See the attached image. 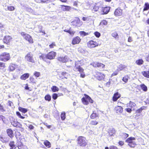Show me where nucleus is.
<instances>
[{
    "label": "nucleus",
    "instance_id": "obj_10",
    "mask_svg": "<svg viewBox=\"0 0 149 149\" xmlns=\"http://www.w3.org/2000/svg\"><path fill=\"white\" fill-rule=\"evenodd\" d=\"M87 45L88 47L91 48H94L99 45V44L96 42L92 40L89 41Z\"/></svg>",
    "mask_w": 149,
    "mask_h": 149
},
{
    "label": "nucleus",
    "instance_id": "obj_47",
    "mask_svg": "<svg viewBox=\"0 0 149 149\" xmlns=\"http://www.w3.org/2000/svg\"><path fill=\"white\" fill-rule=\"evenodd\" d=\"M56 46V45L54 42H52L51 44L49 45V49L53 48L54 47Z\"/></svg>",
    "mask_w": 149,
    "mask_h": 149
},
{
    "label": "nucleus",
    "instance_id": "obj_13",
    "mask_svg": "<svg viewBox=\"0 0 149 149\" xmlns=\"http://www.w3.org/2000/svg\"><path fill=\"white\" fill-rule=\"evenodd\" d=\"M110 10V7L106 6L105 7H102L101 10V14L104 15L107 14L109 12Z\"/></svg>",
    "mask_w": 149,
    "mask_h": 149
},
{
    "label": "nucleus",
    "instance_id": "obj_49",
    "mask_svg": "<svg viewBox=\"0 0 149 149\" xmlns=\"http://www.w3.org/2000/svg\"><path fill=\"white\" fill-rule=\"evenodd\" d=\"M6 111V109L3 105L1 103H0V111L3 112Z\"/></svg>",
    "mask_w": 149,
    "mask_h": 149
},
{
    "label": "nucleus",
    "instance_id": "obj_3",
    "mask_svg": "<svg viewBox=\"0 0 149 149\" xmlns=\"http://www.w3.org/2000/svg\"><path fill=\"white\" fill-rule=\"evenodd\" d=\"M11 56L10 54L7 52H4L0 54V61L6 62L10 60Z\"/></svg>",
    "mask_w": 149,
    "mask_h": 149
},
{
    "label": "nucleus",
    "instance_id": "obj_55",
    "mask_svg": "<svg viewBox=\"0 0 149 149\" xmlns=\"http://www.w3.org/2000/svg\"><path fill=\"white\" fill-rule=\"evenodd\" d=\"M145 107H141L139 109L137 110L136 111V113H141V112L142 110L145 109H144Z\"/></svg>",
    "mask_w": 149,
    "mask_h": 149
},
{
    "label": "nucleus",
    "instance_id": "obj_42",
    "mask_svg": "<svg viewBox=\"0 0 149 149\" xmlns=\"http://www.w3.org/2000/svg\"><path fill=\"white\" fill-rule=\"evenodd\" d=\"M129 77L128 75H126L124 76L122 80L125 83L127 82Z\"/></svg>",
    "mask_w": 149,
    "mask_h": 149
},
{
    "label": "nucleus",
    "instance_id": "obj_51",
    "mask_svg": "<svg viewBox=\"0 0 149 149\" xmlns=\"http://www.w3.org/2000/svg\"><path fill=\"white\" fill-rule=\"evenodd\" d=\"M48 8H55V4L54 3H51L48 6Z\"/></svg>",
    "mask_w": 149,
    "mask_h": 149
},
{
    "label": "nucleus",
    "instance_id": "obj_19",
    "mask_svg": "<svg viewBox=\"0 0 149 149\" xmlns=\"http://www.w3.org/2000/svg\"><path fill=\"white\" fill-rule=\"evenodd\" d=\"M114 15L116 16H120L122 15V10L118 8L116 9L114 12Z\"/></svg>",
    "mask_w": 149,
    "mask_h": 149
},
{
    "label": "nucleus",
    "instance_id": "obj_56",
    "mask_svg": "<svg viewBox=\"0 0 149 149\" xmlns=\"http://www.w3.org/2000/svg\"><path fill=\"white\" fill-rule=\"evenodd\" d=\"M128 145L131 148H134L136 145V143L134 141L132 143H131L129 144Z\"/></svg>",
    "mask_w": 149,
    "mask_h": 149
},
{
    "label": "nucleus",
    "instance_id": "obj_34",
    "mask_svg": "<svg viewBox=\"0 0 149 149\" xmlns=\"http://www.w3.org/2000/svg\"><path fill=\"white\" fill-rule=\"evenodd\" d=\"M40 59H42L44 61H46V59H47V54L45 55L44 54H42L39 56Z\"/></svg>",
    "mask_w": 149,
    "mask_h": 149
},
{
    "label": "nucleus",
    "instance_id": "obj_5",
    "mask_svg": "<svg viewBox=\"0 0 149 149\" xmlns=\"http://www.w3.org/2000/svg\"><path fill=\"white\" fill-rule=\"evenodd\" d=\"M71 25L74 27H78L81 26L82 24V22L78 17H76L71 22Z\"/></svg>",
    "mask_w": 149,
    "mask_h": 149
},
{
    "label": "nucleus",
    "instance_id": "obj_15",
    "mask_svg": "<svg viewBox=\"0 0 149 149\" xmlns=\"http://www.w3.org/2000/svg\"><path fill=\"white\" fill-rule=\"evenodd\" d=\"M17 67V65L15 64L11 63L8 67V70L10 72H13L14 71Z\"/></svg>",
    "mask_w": 149,
    "mask_h": 149
},
{
    "label": "nucleus",
    "instance_id": "obj_38",
    "mask_svg": "<svg viewBox=\"0 0 149 149\" xmlns=\"http://www.w3.org/2000/svg\"><path fill=\"white\" fill-rule=\"evenodd\" d=\"M135 63L137 65H141L143 64V61L141 59H139L136 61Z\"/></svg>",
    "mask_w": 149,
    "mask_h": 149
},
{
    "label": "nucleus",
    "instance_id": "obj_54",
    "mask_svg": "<svg viewBox=\"0 0 149 149\" xmlns=\"http://www.w3.org/2000/svg\"><path fill=\"white\" fill-rule=\"evenodd\" d=\"M16 114L21 119H24L25 118V117L23 116H21L20 113L19 111H17L16 112Z\"/></svg>",
    "mask_w": 149,
    "mask_h": 149
},
{
    "label": "nucleus",
    "instance_id": "obj_28",
    "mask_svg": "<svg viewBox=\"0 0 149 149\" xmlns=\"http://www.w3.org/2000/svg\"><path fill=\"white\" fill-rule=\"evenodd\" d=\"M136 105L135 103L132 101H130L127 104V107H130L131 109L135 107Z\"/></svg>",
    "mask_w": 149,
    "mask_h": 149
},
{
    "label": "nucleus",
    "instance_id": "obj_31",
    "mask_svg": "<svg viewBox=\"0 0 149 149\" xmlns=\"http://www.w3.org/2000/svg\"><path fill=\"white\" fill-rule=\"evenodd\" d=\"M149 10V3L148 2L145 3L144 5V8L143 10V12Z\"/></svg>",
    "mask_w": 149,
    "mask_h": 149
},
{
    "label": "nucleus",
    "instance_id": "obj_16",
    "mask_svg": "<svg viewBox=\"0 0 149 149\" xmlns=\"http://www.w3.org/2000/svg\"><path fill=\"white\" fill-rule=\"evenodd\" d=\"M11 124L14 127L20 128L22 126V124L18 122L16 120L14 119L11 122Z\"/></svg>",
    "mask_w": 149,
    "mask_h": 149
},
{
    "label": "nucleus",
    "instance_id": "obj_43",
    "mask_svg": "<svg viewBox=\"0 0 149 149\" xmlns=\"http://www.w3.org/2000/svg\"><path fill=\"white\" fill-rule=\"evenodd\" d=\"M121 136L123 139H125L129 136V135L125 133H123Z\"/></svg>",
    "mask_w": 149,
    "mask_h": 149
},
{
    "label": "nucleus",
    "instance_id": "obj_7",
    "mask_svg": "<svg viewBox=\"0 0 149 149\" xmlns=\"http://www.w3.org/2000/svg\"><path fill=\"white\" fill-rule=\"evenodd\" d=\"M95 77L99 81H101L104 79L105 75L101 72L97 71L95 72Z\"/></svg>",
    "mask_w": 149,
    "mask_h": 149
},
{
    "label": "nucleus",
    "instance_id": "obj_37",
    "mask_svg": "<svg viewBox=\"0 0 149 149\" xmlns=\"http://www.w3.org/2000/svg\"><path fill=\"white\" fill-rule=\"evenodd\" d=\"M18 110L19 111L24 113L27 112L28 111L27 109L21 107H19L18 108Z\"/></svg>",
    "mask_w": 149,
    "mask_h": 149
},
{
    "label": "nucleus",
    "instance_id": "obj_61",
    "mask_svg": "<svg viewBox=\"0 0 149 149\" xmlns=\"http://www.w3.org/2000/svg\"><path fill=\"white\" fill-rule=\"evenodd\" d=\"M94 34L95 36L97 38L99 37L100 36V33L97 31H96L94 33Z\"/></svg>",
    "mask_w": 149,
    "mask_h": 149
},
{
    "label": "nucleus",
    "instance_id": "obj_12",
    "mask_svg": "<svg viewBox=\"0 0 149 149\" xmlns=\"http://www.w3.org/2000/svg\"><path fill=\"white\" fill-rule=\"evenodd\" d=\"M81 41V39L79 36L74 37L72 41V44L73 45L79 44Z\"/></svg>",
    "mask_w": 149,
    "mask_h": 149
},
{
    "label": "nucleus",
    "instance_id": "obj_58",
    "mask_svg": "<svg viewBox=\"0 0 149 149\" xmlns=\"http://www.w3.org/2000/svg\"><path fill=\"white\" fill-rule=\"evenodd\" d=\"M58 97V96L57 94L56 93H54L52 94V97L54 100H56V99H57Z\"/></svg>",
    "mask_w": 149,
    "mask_h": 149
},
{
    "label": "nucleus",
    "instance_id": "obj_17",
    "mask_svg": "<svg viewBox=\"0 0 149 149\" xmlns=\"http://www.w3.org/2000/svg\"><path fill=\"white\" fill-rule=\"evenodd\" d=\"M24 39L28 41L29 43L32 44L33 42V40L32 37L29 34H26V36L24 37Z\"/></svg>",
    "mask_w": 149,
    "mask_h": 149
},
{
    "label": "nucleus",
    "instance_id": "obj_50",
    "mask_svg": "<svg viewBox=\"0 0 149 149\" xmlns=\"http://www.w3.org/2000/svg\"><path fill=\"white\" fill-rule=\"evenodd\" d=\"M80 35L83 36H85L89 35V33H86L84 31H81L79 32Z\"/></svg>",
    "mask_w": 149,
    "mask_h": 149
},
{
    "label": "nucleus",
    "instance_id": "obj_35",
    "mask_svg": "<svg viewBox=\"0 0 149 149\" xmlns=\"http://www.w3.org/2000/svg\"><path fill=\"white\" fill-rule=\"evenodd\" d=\"M61 6L64 7V8H63V10L64 11H68L71 9V7L69 6L62 5Z\"/></svg>",
    "mask_w": 149,
    "mask_h": 149
},
{
    "label": "nucleus",
    "instance_id": "obj_41",
    "mask_svg": "<svg viewBox=\"0 0 149 149\" xmlns=\"http://www.w3.org/2000/svg\"><path fill=\"white\" fill-rule=\"evenodd\" d=\"M99 6L96 5H95L93 7L92 10L95 12H97L99 10Z\"/></svg>",
    "mask_w": 149,
    "mask_h": 149
},
{
    "label": "nucleus",
    "instance_id": "obj_46",
    "mask_svg": "<svg viewBox=\"0 0 149 149\" xmlns=\"http://www.w3.org/2000/svg\"><path fill=\"white\" fill-rule=\"evenodd\" d=\"M45 99L47 101H49L51 100V97L49 94L47 95L45 97Z\"/></svg>",
    "mask_w": 149,
    "mask_h": 149
},
{
    "label": "nucleus",
    "instance_id": "obj_30",
    "mask_svg": "<svg viewBox=\"0 0 149 149\" xmlns=\"http://www.w3.org/2000/svg\"><path fill=\"white\" fill-rule=\"evenodd\" d=\"M141 73L145 77L149 78V71H144L141 72Z\"/></svg>",
    "mask_w": 149,
    "mask_h": 149
},
{
    "label": "nucleus",
    "instance_id": "obj_63",
    "mask_svg": "<svg viewBox=\"0 0 149 149\" xmlns=\"http://www.w3.org/2000/svg\"><path fill=\"white\" fill-rule=\"evenodd\" d=\"M8 105L10 107H12L13 105V102L10 101H8Z\"/></svg>",
    "mask_w": 149,
    "mask_h": 149
},
{
    "label": "nucleus",
    "instance_id": "obj_24",
    "mask_svg": "<svg viewBox=\"0 0 149 149\" xmlns=\"http://www.w3.org/2000/svg\"><path fill=\"white\" fill-rule=\"evenodd\" d=\"M115 110L117 113H121L123 111V108L120 106H117L115 108Z\"/></svg>",
    "mask_w": 149,
    "mask_h": 149
},
{
    "label": "nucleus",
    "instance_id": "obj_39",
    "mask_svg": "<svg viewBox=\"0 0 149 149\" xmlns=\"http://www.w3.org/2000/svg\"><path fill=\"white\" fill-rule=\"evenodd\" d=\"M51 90L53 92H56L59 91V88L57 86H54L52 87Z\"/></svg>",
    "mask_w": 149,
    "mask_h": 149
},
{
    "label": "nucleus",
    "instance_id": "obj_8",
    "mask_svg": "<svg viewBox=\"0 0 149 149\" xmlns=\"http://www.w3.org/2000/svg\"><path fill=\"white\" fill-rule=\"evenodd\" d=\"M91 65L94 68L100 69H104L105 67V65L99 62H93Z\"/></svg>",
    "mask_w": 149,
    "mask_h": 149
},
{
    "label": "nucleus",
    "instance_id": "obj_1",
    "mask_svg": "<svg viewBox=\"0 0 149 149\" xmlns=\"http://www.w3.org/2000/svg\"><path fill=\"white\" fill-rule=\"evenodd\" d=\"M74 70L75 72H78L80 74V77L84 78L86 76L84 71V69L81 66L79 65L78 63H76L74 68Z\"/></svg>",
    "mask_w": 149,
    "mask_h": 149
},
{
    "label": "nucleus",
    "instance_id": "obj_6",
    "mask_svg": "<svg viewBox=\"0 0 149 149\" xmlns=\"http://www.w3.org/2000/svg\"><path fill=\"white\" fill-rule=\"evenodd\" d=\"M33 56V54L31 52H29L25 56V58L27 61L34 63H35V61Z\"/></svg>",
    "mask_w": 149,
    "mask_h": 149
},
{
    "label": "nucleus",
    "instance_id": "obj_2",
    "mask_svg": "<svg viewBox=\"0 0 149 149\" xmlns=\"http://www.w3.org/2000/svg\"><path fill=\"white\" fill-rule=\"evenodd\" d=\"M77 144L81 147H84L87 144L86 138L83 136H80L77 139Z\"/></svg>",
    "mask_w": 149,
    "mask_h": 149
},
{
    "label": "nucleus",
    "instance_id": "obj_33",
    "mask_svg": "<svg viewBox=\"0 0 149 149\" xmlns=\"http://www.w3.org/2000/svg\"><path fill=\"white\" fill-rule=\"evenodd\" d=\"M44 144L48 148H50L51 147V144L50 142L48 140H46L44 142Z\"/></svg>",
    "mask_w": 149,
    "mask_h": 149
},
{
    "label": "nucleus",
    "instance_id": "obj_4",
    "mask_svg": "<svg viewBox=\"0 0 149 149\" xmlns=\"http://www.w3.org/2000/svg\"><path fill=\"white\" fill-rule=\"evenodd\" d=\"M85 97H82L81 99L82 103L85 105H88L89 103L91 104L93 103V101L91 98L88 95L84 94Z\"/></svg>",
    "mask_w": 149,
    "mask_h": 149
},
{
    "label": "nucleus",
    "instance_id": "obj_59",
    "mask_svg": "<svg viewBox=\"0 0 149 149\" xmlns=\"http://www.w3.org/2000/svg\"><path fill=\"white\" fill-rule=\"evenodd\" d=\"M51 1V0H40V3H47L50 2Z\"/></svg>",
    "mask_w": 149,
    "mask_h": 149
},
{
    "label": "nucleus",
    "instance_id": "obj_44",
    "mask_svg": "<svg viewBox=\"0 0 149 149\" xmlns=\"http://www.w3.org/2000/svg\"><path fill=\"white\" fill-rule=\"evenodd\" d=\"M98 123V121L95 120L91 121L90 124L92 125H97Z\"/></svg>",
    "mask_w": 149,
    "mask_h": 149
},
{
    "label": "nucleus",
    "instance_id": "obj_25",
    "mask_svg": "<svg viewBox=\"0 0 149 149\" xmlns=\"http://www.w3.org/2000/svg\"><path fill=\"white\" fill-rule=\"evenodd\" d=\"M29 74L28 73H24L20 76V79L21 80H25L29 77Z\"/></svg>",
    "mask_w": 149,
    "mask_h": 149
},
{
    "label": "nucleus",
    "instance_id": "obj_27",
    "mask_svg": "<svg viewBox=\"0 0 149 149\" xmlns=\"http://www.w3.org/2000/svg\"><path fill=\"white\" fill-rule=\"evenodd\" d=\"M135 138L134 137H130L128 138L125 141V142L128 143V145L132 143L134 141H133V140H135Z\"/></svg>",
    "mask_w": 149,
    "mask_h": 149
},
{
    "label": "nucleus",
    "instance_id": "obj_22",
    "mask_svg": "<svg viewBox=\"0 0 149 149\" xmlns=\"http://www.w3.org/2000/svg\"><path fill=\"white\" fill-rule=\"evenodd\" d=\"M63 31L69 33L70 35L72 36H73L75 33V31H73L71 29V27H70L69 29L68 30L65 29L63 30Z\"/></svg>",
    "mask_w": 149,
    "mask_h": 149
},
{
    "label": "nucleus",
    "instance_id": "obj_57",
    "mask_svg": "<svg viewBox=\"0 0 149 149\" xmlns=\"http://www.w3.org/2000/svg\"><path fill=\"white\" fill-rule=\"evenodd\" d=\"M33 74L36 77H38L40 76V73L39 72L35 71Z\"/></svg>",
    "mask_w": 149,
    "mask_h": 149
},
{
    "label": "nucleus",
    "instance_id": "obj_11",
    "mask_svg": "<svg viewBox=\"0 0 149 149\" xmlns=\"http://www.w3.org/2000/svg\"><path fill=\"white\" fill-rule=\"evenodd\" d=\"M56 53L53 51H51L47 54V59L52 60L54 59L56 56Z\"/></svg>",
    "mask_w": 149,
    "mask_h": 149
},
{
    "label": "nucleus",
    "instance_id": "obj_64",
    "mask_svg": "<svg viewBox=\"0 0 149 149\" xmlns=\"http://www.w3.org/2000/svg\"><path fill=\"white\" fill-rule=\"evenodd\" d=\"M109 149H118L117 147L114 146H110Z\"/></svg>",
    "mask_w": 149,
    "mask_h": 149
},
{
    "label": "nucleus",
    "instance_id": "obj_48",
    "mask_svg": "<svg viewBox=\"0 0 149 149\" xmlns=\"http://www.w3.org/2000/svg\"><path fill=\"white\" fill-rule=\"evenodd\" d=\"M61 118L62 120H65V112H63L61 113Z\"/></svg>",
    "mask_w": 149,
    "mask_h": 149
},
{
    "label": "nucleus",
    "instance_id": "obj_32",
    "mask_svg": "<svg viewBox=\"0 0 149 149\" xmlns=\"http://www.w3.org/2000/svg\"><path fill=\"white\" fill-rule=\"evenodd\" d=\"M6 67V63H4L0 62V70L5 69Z\"/></svg>",
    "mask_w": 149,
    "mask_h": 149
},
{
    "label": "nucleus",
    "instance_id": "obj_52",
    "mask_svg": "<svg viewBox=\"0 0 149 149\" xmlns=\"http://www.w3.org/2000/svg\"><path fill=\"white\" fill-rule=\"evenodd\" d=\"M8 10L10 11H13L15 9V7L12 6H8L7 7Z\"/></svg>",
    "mask_w": 149,
    "mask_h": 149
},
{
    "label": "nucleus",
    "instance_id": "obj_40",
    "mask_svg": "<svg viewBox=\"0 0 149 149\" xmlns=\"http://www.w3.org/2000/svg\"><path fill=\"white\" fill-rule=\"evenodd\" d=\"M126 66L125 65H123L122 64H120L119 65L118 67V69L120 71L126 68Z\"/></svg>",
    "mask_w": 149,
    "mask_h": 149
},
{
    "label": "nucleus",
    "instance_id": "obj_20",
    "mask_svg": "<svg viewBox=\"0 0 149 149\" xmlns=\"http://www.w3.org/2000/svg\"><path fill=\"white\" fill-rule=\"evenodd\" d=\"M0 140L3 143H6L7 142V140L6 135L3 134L0 135Z\"/></svg>",
    "mask_w": 149,
    "mask_h": 149
},
{
    "label": "nucleus",
    "instance_id": "obj_36",
    "mask_svg": "<svg viewBox=\"0 0 149 149\" xmlns=\"http://www.w3.org/2000/svg\"><path fill=\"white\" fill-rule=\"evenodd\" d=\"M140 87L141 89L144 92H146L148 90L147 87L144 84L140 85Z\"/></svg>",
    "mask_w": 149,
    "mask_h": 149
},
{
    "label": "nucleus",
    "instance_id": "obj_18",
    "mask_svg": "<svg viewBox=\"0 0 149 149\" xmlns=\"http://www.w3.org/2000/svg\"><path fill=\"white\" fill-rule=\"evenodd\" d=\"M7 134L8 136L11 138H12L14 137L13 132L11 128L7 129L6 130Z\"/></svg>",
    "mask_w": 149,
    "mask_h": 149
},
{
    "label": "nucleus",
    "instance_id": "obj_62",
    "mask_svg": "<svg viewBox=\"0 0 149 149\" xmlns=\"http://www.w3.org/2000/svg\"><path fill=\"white\" fill-rule=\"evenodd\" d=\"M126 111L129 113H131L132 111V109L130 108H127L125 109Z\"/></svg>",
    "mask_w": 149,
    "mask_h": 149
},
{
    "label": "nucleus",
    "instance_id": "obj_45",
    "mask_svg": "<svg viewBox=\"0 0 149 149\" xmlns=\"http://www.w3.org/2000/svg\"><path fill=\"white\" fill-rule=\"evenodd\" d=\"M107 24V22L105 20H103L100 22V24L102 26L106 25Z\"/></svg>",
    "mask_w": 149,
    "mask_h": 149
},
{
    "label": "nucleus",
    "instance_id": "obj_23",
    "mask_svg": "<svg viewBox=\"0 0 149 149\" xmlns=\"http://www.w3.org/2000/svg\"><path fill=\"white\" fill-rule=\"evenodd\" d=\"M57 60L61 62L65 63L67 61V59L66 56H60L57 58Z\"/></svg>",
    "mask_w": 149,
    "mask_h": 149
},
{
    "label": "nucleus",
    "instance_id": "obj_21",
    "mask_svg": "<svg viewBox=\"0 0 149 149\" xmlns=\"http://www.w3.org/2000/svg\"><path fill=\"white\" fill-rule=\"evenodd\" d=\"M108 133L109 136H113L116 134L115 130L113 128L110 129L108 130Z\"/></svg>",
    "mask_w": 149,
    "mask_h": 149
},
{
    "label": "nucleus",
    "instance_id": "obj_60",
    "mask_svg": "<svg viewBox=\"0 0 149 149\" xmlns=\"http://www.w3.org/2000/svg\"><path fill=\"white\" fill-rule=\"evenodd\" d=\"M112 36L114 38H116L118 37V35L116 32H114L112 33L111 34Z\"/></svg>",
    "mask_w": 149,
    "mask_h": 149
},
{
    "label": "nucleus",
    "instance_id": "obj_53",
    "mask_svg": "<svg viewBox=\"0 0 149 149\" xmlns=\"http://www.w3.org/2000/svg\"><path fill=\"white\" fill-rule=\"evenodd\" d=\"M30 83H35V80L34 77L32 76H31L29 79Z\"/></svg>",
    "mask_w": 149,
    "mask_h": 149
},
{
    "label": "nucleus",
    "instance_id": "obj_26",
    "mask_svg": "<svg viewBox=\"0 0 149 149\" xmlns=\"http://www.w3.org/2000/svg\"><path fill=\"white\" fill-rule=\"evenodd\" d=\"M90 117L91 119H94L97 117H99V114L95 111H93L90 115Z\"/></svg>",
    "mask_w": 149,
    "mask_h": 149
},
{
    "label": "nucleus",
    "instance_id": "obj_9",
    "mask_svg": "<svg viewBox=\"0 0 149 149\" xmlns=\"http://www.w3.org/2000/svg\"><path fill=\"white\" fill-rule=\"evenodd\" d=\"M12 38L11 36L9 35H6L3 38V41L4 43L9 45L12 41Z\"/></svg>",
    "mask_w": 149,
    "mask_h": 149
},
{
    "label": "nucleus",
    "instance_id": "obj_29",
    "mask_svg": "<svg viewBox=\"0 0 149 149\" xmlns=\"http://www.w3.org/2000/svg\"><path fill=\"white\" fill-rule=\"evenodd\" d=\"M15 143L13 141L10 142L9 144L10 147V149H16V147L15 144Z\"/></svg>",
    "mask_w": 149,
    "mask_h": 149
},
{
    "label": "nucleus",
    "instance_id": "obj_14",
    "mask_svg": "<svg viewBox=\"0 0 149 149\" xmlns=\"http://www.w3.org/2000/svg\"><path fill=\"white\" fill-rule=\"evenodd\" d=\"M121 96V94L118 92H116L115 93L112 97V100L113 101L116 102L117 100L120 98Z\"/></svg>",
    "mask_w": 149,
    "mask_h": 149
}]
</instances>
